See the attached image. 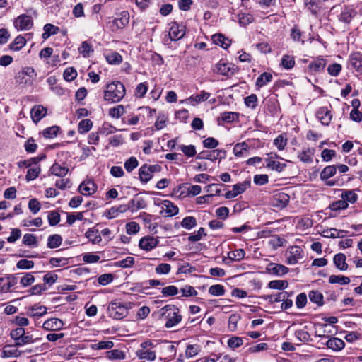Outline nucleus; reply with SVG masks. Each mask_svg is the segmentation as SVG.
<instances>
[{"mask_svg": "<svg viewBox=\"0 0 362 362\" xmlns=\"http://www.w3.org/2000/svg\"><path fill=\"white\" fill-rule=\"evenodd\" d=\"M125 93L124 84L119 81H113L107 85L104 99L110 103H118L124 97Z\"/></svg>", "mask_w": 362, "mask_h": 362, "instance_id": "nucleus-1", "label": "nucleus"}, {"mask_svg": "<svg viewBox=\"0 0 362 362\" xmlns=\"http://www.w3.org/2000/svg\"><path fill=\"white\" fill-rule=\"evenodd\" d=\"M130 308L120 302L113 301L108 305V315L114 320H122L128 315V310Z\"/></svg>", "mask_w": 362, "mask_h": 362, "instance_id": "nucleus-2", "label": "nucleus"}, {"mask_svg": "<svg viewBox=\"0 0 362 362\" xmlns=\"http://www.w3.org/2000/svg\"><path fill=\"white\" fill-rule=\"evenodd\" d=\"M216 72L218 74L226 76H231L238 72L239 69L237 66L232 63L225 62L223 60H221L216 66Z\"/></svg>", "mask_w": 362, "mask_h": 362, "instance_id": "nucleus-3", "label": "nucleus"}, {"mask_svg": "<svg viewBox=\"0 0 362 362\" xmlns=\"http://www.w3.org/2000/svg\"><path fill=\"white\" fill-rule=\"evenodd\" d=\"M286 263L288 264H296L299 259L303 258V250L299 246H292L286 252Z\"/></svg>", "mask_w": 362, "mask_h": 362, "instance_id": "nucleus-4", "label": "nucleus"}, {"mask_svg": "<svg viewBox=\"0 0 362 362\" xmlns=\"http://www.w3.org/2000/svg\"><path fill=\"white\" fill-rule=\"evenodd\" d=\"M129 21V13L127 11H122L119 13L117 18H115L111 21H109L108 24L110 28L112 31L117 30L118 29L124 28Z\"/></svg>", "mask_w": 362, "mask_h": 362, "instance_id": "nucleus-5", "label": "nucleus"}, {"mask_svg": "<svg viewBox=\"0 0 362 362\" xmlns=\"http://www.w3.org/2000/svg\"><path fill=\"white\" fill-rule=\"evenodd\" d=\"M226 151L223 150L216 149L211 151H202L197 156V159H207L215 161L218 159L221 160L225 157Z\"/></svg>", "mask_w": 362, "mask_h": 362, "instance_id": "nucleus-6", "label": "nucleus"}, {"mask_svg": "<svg viewBox=\"0 0 362 362\" xmlns=\"http://www.w3.org/2000/svg\"><path fill=\"white\" fill-rule=\"evenodd\" d=\"M355 69L356 71L362 74V54L354 52L350 54L348 60V68Z\"/></svg>", "mask_w": 362, "mask_h": 362, "instance_id": "nucleus-7", "label": "nucleus"}, {"mask_svg": "<svg viewBox=\"0 0 362 362\" xmlns=\"http://www.w3.org/2000/svg\"><path fill=\"white\" fill-rule=\"evenodd\" d=\"M185 34V26L179 25L176 22L171 23L168 33L169 37L171 40L176 41L181 39Z\"/></svg>", "mask_w": 362, "mask_h": 362, "instance_id": "nucleus-8", "label": "nucleus"}, {"mask_svg": "<svg viewBox=\"0 0 362 362\" xmlns=\"http://www.w3.org/2000/svg\"><path fill=\"white\" fill-rule=\"evenodd\" d=\"M98 189L97 185L92 180L83 181L79 187V192L84 196H90L94 194Z\"/></svg>", "mask_w": 362, "mask_h": 362, "instance_id": "nucleus-9", "label": "nucleus"}, {"mask_svg": "<svg viewBox=\"0 0 362 362\" xmlns=\"http://www.w3.org/2000/svg\"><path fill=\"white\" fill-rule=\"evenodd\" d=\"M14 24L15 27L18 30H28L33 26V20L30 16L23 14L16 19Z\"/></svg>", "mask_w": 362, "mask_h": 362, "instance_id": "nucleus-10", "label": "nucleus"}, {"mask_svg": "<svg viewBox=\"0 0 362 362\" xmlns=\"http://www.w3.org/2000/svg\"><path fill=\"white\" fill-rule=\"evenodd\" d=\"M64 325V322L62 320L52 317L44 322L42 328L47 331H59Z\"/></svg>", "mask_w": 362, "mask_h": 362, "instance_id": "nucleus-11", "label": "nucleus"}, {"mask_svg": "<svg viewBox=\"0 0 362 362\" xmlns=\"http://www.w3.org/2000/svg\"><path fill=\"white\" fill-rule=\"evenodd\" d=\"M158 244V240L156 238L146 236L140 240L139 246L142 250L150 251L156 247Z\"/></svg>", "mask_w": 362, "mask_h": 362, "instance_id": "nucleus-12", "label": "nucleus"}, {"mask_svg": "<svg viewBox=\"0 0 362 362\" xmlns=\"http://www.w3.org/2000/svg\"><path fill=\"white\" fill-rule=\"evenodd\" d=\"M267 271L271 274L283 276L288 272L289 269L283 264L269 263L267 267Z\"/></svg>", "mask_w": 362, "mask_h": 362, "instance_id": "nucleus-13", "label": "nucleus"}, {"mask_svg": "<svg viewBox=\"0 0 362 362\" xmlns=\"http://www.w3.org/2000/svg\"><path fill=\"white\" fill-rule=\"evenodd\" d=\"M326 61L322 58H317L311 62L308 66V71L311 74L322 71L325 69Z\"/></svg>", "mask_w": 362, "mask_h": 362, "instance_id": "nucleus-14", "label": "nucleus"}, {"mask_svg": "<svg viewBox=\"0 0 362 362\" xmlns=\"http://www.w3.org/2000/svg\"><path fill=\"white\" fill-rule=\"evenodd\" d=\"M332 327L330 328L327 324L317 323L315 325V335L320 338H327L329 334H334Z\"/></svg>", "mask_w": 362, "mask_h": 362, "instance_id": "nucleus-15", "label": "nucleus"}, {"mask_svg": "<svg viewBox=\"0 0 362 362\" xmlns=\"http://www.w3.org/2000/svg\"><path fill=\"white\" fill-rule=\"evenodd\" d=\"M317 117L320 120L323 125H329L332 119L330 110L327 107H322L316 112Z\"/></svg>", "mask_w": 362, "mask_h": 362, "instance_id": "nucleus-16", "label": "nucleus"}, {"mask_svg": "<svg viewBox=\"0 0 362 362\" xmlns=\"http://www.w3.org/2000/svg\"><path fill=\"white\" fill-rule=\"evenodd\" d=\"M356 12L351 8L345 7L338 16V19L341 23L349 25L355 16Z\"/></svg>", "mask_w": 362, "mask_h": 362, "instance_id": "nucleus-17", "label": "nucleus"}, {"mask_svg": "<svg viewBox=\"0 0 362 362\" xmlns=\"http://www.w3.org/2000/svg\"><path fill=\"white\" fill-rule=\"evenodd\" d=\"M47 114V109L42 105H35L30 111V115L33 121L35 123H37L41 120Z\"/></svg>", "mask_w": 362, "mask_h": 362, "instance_id": "nucleus-18", "label": "nucleus"}, {"mask_svg": "<svg viewBox=\"0 0 362 362\" xmlns=\"http://www.w3.org/2000/svg\"><path fill=\"white\" fill-rule=\"evenodd\" d=\"M146 206V202L144 198L132 199L129 202L128 204H127L128 210H130L132 212L145 209Z\"/></svg>", "mask_w": 362, "mask_h": 362, "instance_id": "nucleus-19", "label": "nucleus"}, {"mask_svg": "<svg viewBox=\"0 0 362 362\" xmlns=\"http://www.w3.org/2000/svg\"><path fill=\"white\" fill-rule=\"evenodd\" d=\"M305 8L314 16H317L322 8L321 0H305Z\"/></svg>", "mask_w": 362, "mask_h": 362, "instance_id": "nucleus-20", "label": "nucleus"}, {"mask_svg": "<svg viewBox=\"0 0 362 362\" xmlns=\"http://www.w3.org/2000/svg\"><path fill=\"white\" fill-rule=\"evenodd\" d=\"M288 202L289 196L285 193L276 194L273 199V205L281 209L286 207Z\"/></svg>", "mask_w": 362, "mask_h": 362, "instance_id": "nucleus-21", "label": "nucleus"}, {"mask_svg": "<svg viewBox=\"0 0 362 362\" xmlns=\"http://www.w3.org/2000/svg\"><path fill=\"white\" fill-rule=\"evenodd\" d=\"M326 346L334 351H339L344 348L345 343L339 338L333 337L326 342Z\"/></svg>", "mask_w": 362, "mask_h": 362, "instance_id": "nucleus-22", "label": "nucleus"}, {"mask_svg": "<svg viewBox=\"0 0 362 362\" xmlns=\"http://www.w3.org/2000/svg\"><path fill=\"white\" fill-rule=\"evenodd\" d=\"M346 255L343 253L335 255L333 259L335 267L341 271L347 270L348 264L346 262Z\"/></svg>", "mask_w": 362, "mask_h": 362, "instance_id": "nucleus-23", "label": "nucleus"}, {"mask_svg": "<svg viewBox=\"0 0 362 362\" xmlns=\"http://www.w3.org/2000/svg\"><path fill=\"white\" fill-rule=\"evenodd\" d=\"M85 236L92 244H99L102 241L101 235L98 229L89 228L85 233Z\"/></svg>", "mask_w": 362, "mask_h": 362, "instance_id": "nucleus-24", "label": "nucleus"}, {"mask_svg": "<svg viewBox=\"0 0 362 362\" xmlns=\"http://www.w3.org/2000/svg\"><path fill=\"white\" fill-rule=\"evenodd\" d=\"M182 320V315L179 314V310L173 311L172 315L170 313L168 315V320L165 322V327L170 328L177 325Z\"/></svg>", "mask_w": 362, "mask_h": 362, "instance_id": "nucleus-25", "label": "nucleus"}, {"mask_svg": "<svg viewBox=\"0 0 362 362\" xmlns=\"http://www.w3.org/2000/svg\"><path fill=\"white\" fill-rule=\"evenodd\" d=\"M163 209L165 210L167 216H173L176 215L178 211V207L169 200H164L162 202Z\"/></svg>", "mask_w": 362, "mask_h": 362, "instance_id": "nucleus-26", "label": "nucleus"}, {"mask_svg": "<svg viewBox=\"0 0 362 362\" xmlns=\"http://www.w3.org/2000/svg\"><path fill=\"white\" fill-rule=\"evenodd\" d=\"M212 40L216 45L221 46L223 49H227L230 45V40L221 33L214 35Z\"/></svg>", "mask_w": 362, "mask_h": 362, "instance_id": "nucleus-27", "label": "nucleus"}, {"mask_svg": "<svg viewBox=\"0 0 362 362\" xmlns=\"http://www.w3.org/2000/svg\"><path fill=\"white\" fill-rule=\"evenodd\" d=\"M128 211V206L127 204H121L118 206H112L110 209L107 210L106 216L111 219L117 217L119 214L124 213Z\"/></svg>", "mask_w": 362, "mask_h": 362, "instance_id": "nucleus-28", "label": "nucleus"}, {"mask_svg": "<svg viewBox=\"0 0 362 362\" xmlns=\"http://www.w3.org/2000/svg\"><path fill=\"white\" fill-rule=\"evenodd\" d=\"M210 95L211 94L209 93L206 92L205 90H202L199 94L192 95L187 99V100L189 101L192 105H196L201 102L208 100Z\"/></svg>", "mask_w": 362, "mask_h": 362, "instance_id": "nucleus-29", "label": "nucleus"}, {"mask_svg": "<svg viewBox=\"0 0 362 362\" xmlns=\"http://www.w3.org/2000/svg\"><path fill=\"white\" fill-rule=\"evenodd\" d=\"M47 308L44 305H35L29 308L28 310V315L30 317H40L47 313Z\"/></svg>", "mask_w": 362, "mask_h": 362, "instance_id": "nucleus-30", "label": "nucleus"}, {"mask_svg": "<svg viewBox=\"0 0 362 362\" xmlns=\"http://www.w3.org/2000/svg\"><path fill=\"white\" fill-rule=\"evenodd\" d=\"M49 172L51 174L54 175L57 177H64L67 175L69 169L66 167L60 165L57 163H55L50 168Z\"/></svg>", "mask_w": 362, "mask_h": 362, "instance_id": "nucleus-31", "label": "nucleus"}, {"mask_svg": "<svg viewBox=\"0 0 362 362\" xmlns=\"http://www.w3.org/2000/svg\"><path fill=\"white\" fill-rule=\"evenodd\" d=\"M313 154L314 150L310 148H307L303 149L302 152L298 154V158L303 163H310L313 162Z\"/></svg>", "mask_w": 362, "mask_h": 362, "instance_id": "nucleus-32", "label": "nucleus"}, {"mask_svg": "<svg viewBox=\"0 0 362 362\" xmlns=\"http://www.w3.org/2000/svg\"><path fill=\"white\" fill-rule=\"evenodd\" d=\"M139 176L142 183H147L152 178L153 175L147 168V164L143 165L139 168Z\"/></svg>", "mask_w": 362, "mask_h": 362, "instance_id": "nucleus-33", "label": "nucleus"}, {"mask_svg": "<svg viewBox=\"0 0 362 362\" xmlns=\"http://www.w3.org/2000/svg\"><path fill=\"white\" fill-rule=\"evenodd\" d=\"M285 296H287V291L279 292L278 293L274 295H264L261 298L266 300H269V302L272 304L274 303L282 301L284 298H286Z\"/></svg>", "mask_w": 362, "mask_h": 362, "instance_id": "nucleus-34", "label": "nucleus"}, {"mask_svg": "<svg viewBox=\"0 0 362 362\" xmlns=\"http://www.w3.org/2000/svg\"><path fill=\"white\" fill-rule=\"evenodd\" d=\"M239 117V113L235 112H224L221 114L220 117L218 118V122L220 120L230 123L235 120H238Z\"/></svg>", "mask_w": 362, "mask_h": 362, "instance_id": "nucleus-35", "label": "nucleus"}, {"mask_svg": "<svg viewBox=\"0 0 362 362\" xmlns=\"http://www.w3.org/2000/svg\"><path fill=\"white\" fill-rule=\"evenodd\" d=\"M337 173V166L336 165H328L325 167L320 173V179L322 180L326 181L329 178L334 176Z\"/></svg>", "mask_w": 362, "mask_h": 362, "instance_id": "nucleus-36", "label": "nucleus"}, {"mask_svg": "<svg viewBox=\"0 0 362 362\" xmlns=\"http://www.w3.org/2000/svg\"><path fill=\"white\" fill-rule=\"evenodd\" d=\"M26 44V40L21 35L17 36L10 44L9 48L13 51H19Z\"/></svg>", "mask_w": 362, "mask_h": 362, "instance_id": "nucleus-37", "label": "nucleus"}, {"mask_svg": "<svg viewBox=\"0 0 362 362\" xmlns=\"http://www.w3.org/2000/svg\"><path fill=\"white\" fill-rule=\"evenodd\" d=\"M341 198L347 203L350 202L354 204L357 201L358 195L354 190L345 189L343 190Z\"/></svg>", "mask_w": 362, "mask_h": 362, "instance_id": "nucleus-38", "label": "nucleus"}, {"mask_svg": "<svg viewBox=\"0 0 362 362\" xmlns=\"http://www.w3.org/2000/svg\"><path fill=\"white\" fill-rule=\"evenodd\" d=\"M324 236L330 238H343L346 233V230L330 228L323 232Z\"/></svg>", "mask_w": 362, "mask_h": 362, "instance_id": "nucleus-39", "label": "nucleus"}, {"mask_svg": "<svg viewBox=\"0 0 362 362\" xmlns=\"http://www.w3.org/2000/svg\"><path fill=\"white\" fill-rule=\"evenodd\" d=\"M272 78V74L264 72L257 78L255 85L259 88H262L269 83Z\"/></svg>", "mask_w": 362, "mask_h": 362, "instance_id": "nucleus-40", "label": "nucleus"}, {"mask_svg": "<svg viewBox=\"0 0 362 362\" xmlns=\"http://www.w3.org/2000/svg\"><path fill=\"white\" fill-rule=\"evenodd\" d=\"M22 243L25 245L31 247H36L38 246L37 237L35 235L30 233H26L23 235Z\"/></svg>", "mask_w": 362, "mask_h": 362, "instance_id": "nucleus-41", "label": "nucleus"}, {"mask_svg": "<svg viewBox=\"0 0 362 362\" xmlns=\"http://www.w3.org/2000/svg\"><path fill=\"white\" fill-rule=\"evenodd\" d=\"M94 49L92 45L87 41H84L81 43L78 47V52L83 55V57H90V54L93 53Z\"/></svg>", "mask_w": 362, "mask_h": 362, "instance_id": "nucleus-42", "label": "nucleus"}, {"mask_svg": "<svg viewBox=\"0 0 362 362\" xmlns=\"http://www.w3.org/2000/svg\"><path fill=\"white\" fill-rule=\"evenodd\" d=\"M62 242V238L61 235L54 234L48 237L47 239V247L54 249L58 247Z\"/></svg>", "mask_w": 362, "mask_h": 362, "instance_id": "nucleus-43", "label": "nucleus"}, {"mask_svg": "<svg viewBox=\"0 0 362 362\" xmlns=\"http://www.w3.org/2000/svg\"><path fill=\"white\" fill-rule=\"evenodd\" d=\"M329 284H339L340 285H346L350 283V279L342 275H331L329 278Z\"/></svg>", "mask_w": 362, "mask_h": 362, "instance_id": "nucleus-44", "label": "nucleus"}, {"mask_svg": "<svg viewBox=\"0 0 362 362\" xmlns=\"http://www.w3.org/2000/svg\"><path fill=\"white\" fill-rule=\"evenodd\" d=\"M288 286V283L286 280H272L268 284V287L272 289L282 290Z\"/></svg>", "mask_w": 362, "mask_h": 362, "instance_id": "nucleus-45", "label": "nucleus"}, {"mask_svg": "<svg viewBox=\"0 0 362 362\" xmlns=\"http://www.w3.org/2000/svg\"><path fill=\"white\" fill-rule=\"evenodd\" d=\"M295 65V59L293 56L285 54L281 58V66L286 69H291Z\"/></svg>", "mask_w": 362, "mask_h": 362, "instance_id": "nucleus-46", "label": "nucleus"}, {"mask_svg": "<svg viewBox=\"0 0 362 362\" xmlns=\"http://www.w3.org/2000/svg\"><path fill=\"white\" fill-rule=\"evenodd\" d=\"M59 28L52 24L47 23L44 26L43 39H47L50 35H55L58 33Z\"/></svg>", "mask_w": 362, "mask_h": 362, "instance_id": "nucleus-47", "label": "nucleus"}, {"mask_svg": "<svg viewBox=\"0 0 362 362\" xmlns=\"http://www.w3.org/2000/svg\"><path fill=\"white\" fill-rule=\"evenodd\" d=\"M93 126V122L89 119H82L78 127V132L80 134H84L88 132Z\"/></svg>", "mask_w": 362, "mask_h": 362, "instance_id": "nucleus-48", "label": "nucleus"}, {"mask_svg": "<svg viewBox=\"0 0 362 362\" xmlns=\"http://www.w3.org/2000/svg\"><path fill=\"white\" fill-rule=\"evenodd\" d=\"M182 228L191 230L197 226V220L194 216H187L180 223Z\"/></svg>", "mask_w": 362, "mask_h": 362, "instance_id": "nucleus-49", "label": "nucleus"}, {"mask_svg": "<svg viewBox=\"0 0 362 362\" xmlns=\"http://www.w3.org/2000/svg\"><path fill=\"white\" fill-rule=\"evenodd\" d=\"M245 255L243 249H238L233 251H230L228 253V257L232 261H240Z\"/></svg>", "mask_w": 362, "mask_h": 362, "instance_id": "nucleus-50", "label": "nucleus"}, {"mask_svg": "<svg viewBox=\"0 0 362 362\" xmlns=\"http://www.w3.org/2000/svg\"><path fill=\"white\" fill-rule=\"evenodd\" d=\"M137 356L141 359H146L148 361H153L156 359V353L149 350H139L136 352Z\"/></svg>", "mask_w": 362, "mask_h": 362, "instance_id": "nucleus-51", "label": "nucleus"}, {"mask_svg": "<svg viewBox=\"0 0 362 362\" xmlns=\"http://www.w3.org/2000/svg\"><path fill=\"white\" fill-rule=\"evenodd\" d=\"M250 187V181L245 180L243 182L235 184L233 186V190L237 193V196L243 193L247 188Z\"/></svg>", "mask_w": 362, "mask_h": 362, "instance_id": "nucleus-52", "label": "nucleus"}, {"mask_svg": "<svg viewBox=\"0 0 362 362\" xmlns=\"http://www.w3.org/2000/svg\"><path fill=\"white\" fill-rule=\"evenodd\" d=\"M248 149V145L245 142L238 143L234 146L233 153L235 156L240 157Z\"/></svg>", "mask_w": 362, "mask_h": 362, "instance_id": "nucleus-53", "label": "nucleus"}, {"mask_svg": "<svg viewBox=\"0 0 362 362\" xmlns=\"http://www.w3.org/2000/svg\"><path fill=\"white\" fill-rule=\"evenodd\" d=\"M106 356L107 358L110 360H115V359H124L125 358V354L124 353L119 349H113L111 351H109L106 353Z\"/></svg>", "mask_w": 362, "mask_h": 362, "instance_id": "nucleus-54", "label": "nucleus"}, {"mask_svg": "<svg viewBox=\"0 0 362 362\" xmlns=\"http://www.w3.org/2000/svg\"><path fill=\"white\" fill-rule=\"evenodd\" d=\"M49 264L54 267H65L69 264V258L52 257L49 259Z\"/></svg>", "mask_w": 362, "mask_h": 362, "instance_id": "nucleus-55", "label": "nucleus"}, {"mask_svg": "<svg viewBox=\"0 0 362 362\" xmlns=\"http://www.w3.org/2000/svg\"><path fill=\"white\" fill-rule=\"evenodd\" d=\"M285 243L286 240L278 235L272 236L268 242L269 245L274 250L279 247H282Z\"/></svg>", "mask_w": 362, "mask_h": 362, "instance_id": "nucleus-56", "label": "nucleus"}, {"mask_svg": "<svg viewBox=\"0 0 362 362\" xmlns=\"http://www.w3.org/2000/svg\"><path fill=\"white\" fill-rule=\"evenodd\" d=\"M310 300L316 303L317 305H322L323 304V296L317 291H312L309 293Z\"/></svg>", "mask_w": 362, "mask_h": 362, "instance_id": "nucleus-57", "label": "nucleus"}, {"mask_svg": "<svg viewBox=\"0 0 362 362\" xmlns=\"http://www.w3.org/2000/svg\"><path fill=\"white\" fill-rule=\"evenodd\" d=\"M258 98L255 94H251L249 96H247L244 99V103L246 107L251 108L252 110L255 109L257 106Z\"/></svg>", "mask_w": 362, "mask_h": 362, "instance_id": "nucleus-58", "label": "nucleus"}, {"mask_svg": "<svg viewBox=\"0 0 362 362\" xmlns=\"http://www.w3.org/2000/svg\"><path fill=\"white\" fill-rule=\"evenodd\" d=\"M59 130V127L57 126H52L45 129L42 132V135L46 139H52L56 136Z\"/></svg>", "mask_w": 362, "mask_h": 362, "instance_id": "nucleus-59", "label": "nucleus"}, {"mask_svg": "<svg viewBox=\"0 0 362 362\" xmlns=\"http://www.w3.org/2000/svg\"><path fill=\"white\" fill-rule=\"evenodd\" d=\"M349 206V204L346 202L341 200H338L333 202L329 204V208L332 211H338V210H343L347 209Z\"/></svg>", "mask_w": 362, "mask_h": 362, "instance_id": "nucleus-60", "label": "nucleus"}, {"mask_svg": "<svg viewBox=\"0 0 362 362\" xmlns=\"http://www.w3.org/2000/svg\"><path fill=\"white\" fill-rule=\"evenodd\" d=\"M267 167L273 170H276L277 172H282L286 167V164L281 163L279 161L275 160H269L267 163Z\"/></svg>", "mask_w": 362, "mask_h": 362, "instance_id": "nucleus-61", "label": "nucleus"}, {"mask_svg": "<svg viewBox=\"0 0 362 362\" xmlns=\"http://www.w3.org/2000/svg\"><path fill=\"white\" fill-rule=\"evenodd\" d=\"M209 293L214 296H221L224 295L225 289L222 285L216 284L209 287Z\"/></svg>", "mask_w": 362, "mask_h": 362, "instance_id": "nucleus-62", "label": "nucleus"}, {"mask_svg": "<svg viewBox=\"0 0 362 362\" xmlns=\"http://www.w3.org/2000/svg\"><path fill=\"white\" fill-rule=\"evenodd\" d=\"M179 149L187 157H193L196 154V149L194 145H180Z\"/></svg>", "mask_w": 362, "mask_h": 362, "instance_id": "nucleus-63", "label": "nucleus"}, {"mask_svg": "<svg viewBox=\"0 0 362 362\" xmlns=\"http://www.w3.org/2000/svg\"><path fill=\"white\" fill-rule=\"evenodd\" d=\"M49 224L51 226H54L60 221V214L57 211H49L47 216Z\"/></svg>", "mask_w": 362, "mask_h": 362, "instance_id": "nucleus-64", "label": "nucleus"}]
</instances>
